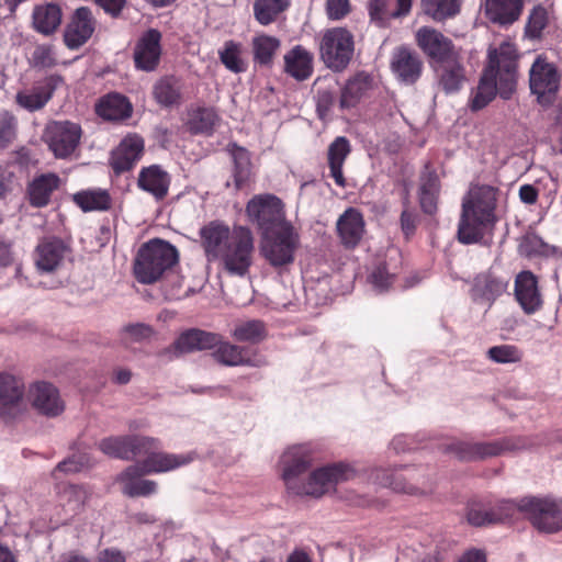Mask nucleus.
Listing matches in <instances>:
<instances>
[{
	"label": "nucleus",
	"mask_w": 562,
	"mask_h": 562,
	"mask_svg": "<svg viewBox=\"0 0 562 562\" xmlns=\"http://www.w3.org/2000/svg\"><path fill=\"white\" fill-rule=\"evenodd\" d=\"M516 83L517 49L514 43L505 41L499 47L488 49V65L471 99V109L473 111L483 109L494 99L496 92L503 99H509Z\"/></svg>",
	"instance_id": "1"
},
{
	"label": "nucleus",
	"mask_w": 562,
	"mask_h": 562,
	"mask_svg": "<svg viewBox=\"0 0 562 562\" xmlns=\"http://www.w3.org/2000/svg\"><path fill=\"white\" fill-rule=\"evenodd\" d=\"M497 191L490 186L472 187L462 201L458 238L462 244L479 243L496 223Z\"/></svg>",
	"instance_id": "2"
},
{
	"label": "nucleus",
	"mask_w": 562,
	"mask_h": 562,
	"mask_svg": "<svg viewBox=\"0 0 562 562\" xmlns=\"http://www.w3.org/2000/svg\"><path fill=\"white\" fill-rule=\"evenodd\" d=\"M178 257L175 246L161 239H151L135 256L134 277L142 284H153L178 262Z\"/></svg>",
	"instance_id": "3"
},
{
	"label": "nucleus",
	"mask_w": 562,
	"mask_h": 562,
	"mask_svg": "<svg viewBox=\"0 0 562 562\" xmlns=\"http://www.w3.org/2000/svg\"><path fill=\"white\" fill-rule=\"evenodd\" d=\"M301 243L297 229L290 222L261 234L260 251L273 267H281L294 260Z\"/></svg>",
	"instance_id": "4"
},
{
	"label": "nucleus",
	"mask_w": 562,
	"mask_h": 562,
	"mask_svg": "<svg viewBox=\"0 0 562 562\" xmlns=\"http://www.w3.org/2000/svg\"><path fill=\"white\" fill-rule=\"evenodd\" d=\"M353 35L347 29H328L321 37V59L334 71H342L348 66L353 56Z\"/></svg>",
	"instance_id": "5"
},
{
	"label": "nucleus",
	"mask_w": 562,
	"mask_h": 562,
	"mask_svg": "<svg viewBox=\"0 0 562 562\" xmlns=\"http://www.w3.org/2000/svg\"><path fill=\"white\" fill-rule=\"evenodd\" d=\"M358 471L349 463L338 462L314 470L307 482L300 483L292 494L321 497L335 486L355 476Z\"/></svg>",
	"instance_id": "6"
},
{
	"label": "nucleus",
	"mask_w": 562,
	"mask_h": 562,
	"mask_svg": "<svg viewBox=\"0 0 562 562\" xmlns=\"http://www.w3.org/2000/svg\"><path fill=\"white\" fill-rule=\"evenodd\" d=\"M520 507L532 526L544 533L562 529V504L550 497H524Z\"/></svg>",
	"instance_id": "7"
},
{
	"label": "nucleus",
	"mask_w": 562,
	"mask_h": 562,
	"mask_svg": "<svg viewBox=\"0 0 562 562\" xmlns=\"http://www.w3.org/2000/svg\"><path fill=\"white\" fill-rule=\"evenodd\" d=\"M561 72L553 63L543 55H538L529 70V87L539 103H552L559 91Z\"/></svg>",
	"instance_id": "8"
},
{
	"label": "nucleus",
	"mask_w": 562,
	"mask_h": 562,
	"mask_svg": "<svg viewBox=\"0 0 562 562\" xmlns=\"http://www.w3.org/2000/svg\"><path fill=\"white\" fill-rule=\"evenodd\" d=\"M252 252V233L247 227L235 226L231 244L220 260L229 273L243 277L251 265Z\"/></svg>",
	"instance_id": "9"
},
{
	"label": "nucleus",
	"mask_w": 562,
	"mask_h": 562,
	"mask_svg": "<svg viewBox=\"0 0 562 562\" xmlns=\"http://www.w3.org/2000/svg\"><path fill=\"white\" fill-rule=\"evenodd\" d=\"M249 220L262 233L290 223L285 217L282 201L273 194L255 195L246 206Z\"/></svg>",
	"instance_id": "10"
},
{
	"label": "nucleus",
	"mask_w": 562,
	"mask_h": 562,
	"mask_svg": "<svg viewBox=\"0 0 562 562\" xmlns=\"http://www.w3.org/2000/svg\"><path fill=\"white\" fill-rule=\"evenodd\" d=\"M315 448L312 443H297L288 447L280 457L282 479L289 492L293 493L301 483L299 477L313 463Z\"/></svg>",
	"instance_id": "11"
},
{
	"label": "nucleus",
	"mask_w": 562,
	"mask_h": 562,
	"mask_svg": "<svg viewBox=\"0 0 562 562\" xmlns=\"http://www.w3.org/2000/svg\"><path fill=\"white\" fill-rule=\"evenodd\" d=\"M403 473L397 470L376 468L372 470L373 480L380 485L391 487L396 492L407 494H422L429 490L428 476L426 473H417L416 469L403 467Z\"/></svg>",
	"instance_id": "12"
},
{
	"label": "nucleus",
	"mask_w": 562,
	"mask_h": 562,
	"mask_svg": "<svg viewBox=\"0 0 562 562\" xmlns=\"http://www.w3.org/2000/svg\"><path fill=\"white\" fill-rule=\"evenodd\" d=\"M158 439L147 436L109 437L99 442V449L110 457L132 460L157 447Z\"/></svg>",
	"instance_id": "13"
},
{
	"label": "nucleus",
	"mask_w": 562,
	"mask_h": 562,
	"mask_svg": "<svg viewBox=\"0 0 562 562\" xmlns=\"http://www.w3.org/2000/svg\"><path fill=\"white\" fill-rule=\"evenodd\" d=\"M81 137V128L77 123L56 121L47 125L45 140L57 158H66L74 153Z\"/></svg>",
	"instance_id": "14"
},
{
	"label": "nucleus",
	"mask_w": 562,
	"mask_h": 562,
	"mask_svg": "<svg viewBox=\"0 0 562 562\" xmlns=\"http://www.w3.org/2000/svg\"><path fill=\"white\" fill-rule=\"evenodd\" d=\"M525 443H516L513 439L495 440L490 442L456 441L449 446V451L463 461H476L496 457L501 453L518 448Z\"/></svg>",
	"instance_id": "15"
},
{
	"label": "nucleus",
	"mask_w": 562,
	"mask_h": 562,
	"mask_svg": "<svg viewBox=\"0 0 562 562\" xmlns=\"http://www.w3.org/2000/svg\"><path fill=\"white\" fill-rule=\"evenodd\" d=\"M160 441L158 440L157 447L150 449L147 453H142V456H145V458L139 461L143 473L158 474L170 472L192 463L198 458L194 451L169 453L160 451Z\"/></svg>",
	"instance_id": "16"
},
{
	"label": "nucleus",
	"mask_w": 562,
	"mask_h": 562,
	"mask_svg": "<svg viewBox=\"0 0 562 562\" xmlns=\"http://www.w3.org/2000/svg\"><path fill=\"white\" fill-rule=\"evenodd\" d=\"M416 42L434 65L459 54L450 38L429 26H423L416 32Z\"/></svg>",
	"instance_id": "17"
},
{
	"label": "nucleus",
	"mask_w": 562,
	"mask_h": 562,
	"mask_svg": "<svg viewBox=\"0 0 562 562\" xmlns=\"http://www.w3.org/2000/svg\"><path fill=\"white\" fill-rule=\"evenodd\" d=\"M508 288V280L493 271L481 272L473 279L471 288L472 300L491 307Z\"/></svg>",
	"instance_id": "18"
},
{
	"label": "nucleus",
	"mask_w": 562,
	"mask_h": 562,
	"mask_svg": "<svg viewBox=\"0 0 562 562\" xmlns=\"http://www.w3.org/2000/svg\"><path fill=\"white\" fill-rule=\"evenodd\" d=\"M161 34L155 29L145 32L138 40L134 49V61L137 69L154 71L160 61Z\"/></svg>",
	"instance_id": "19"
},
{
	"label": "nucleus",
	"mask_w": 562,
	"mask_h": 562,
	"mask_svg": "<svg viewBox=\"0 0 562 562\" xmlns=\"http://www.w3.org/2000/svg\"><path fill=\"white\" fill-rule=\"evenodd\" d=\"M95 20L87 7H80L74 12L65 31V44L74 49L82 46L93 34Z\"/></svg>",
	"instance_id": "20"
},
{
	"label": "nucleus",
	"mask_w": 562,
	"mask_h": 562,
	"mask_svg": "<svg viewBox=\"0 0 562 562\" xmlns=\"http://www.w3.org/2000/svg\"><path fill=\"white\" fill-rule=\"evenodd\" d=\"M30 400L38 413L48 417L58 416L65 408L58 390L47 382L33 384L30 389Z\"/></svg>",
	"instance_id": "21"
},
{
	"label": "nucleus",
	"mask_w": 562,
	"mask_h": 562,
	"mask_svg": "<svg viewBox=\"0 0 562 562\" xmlns=\"http://www.w3.org/2000/svg\"><path fill=\"white\" fill-rule=\"evenodd\" d=\"M202 246L209 261L220 260L233 237V229L217 222H212L201 228Z\"/></svg>",
	"instance_id": "22"
},
{
	"label": "nucleus",
	"mask_w": 562,
	"mask_h": 562,
	"mask_svg": "<svg viewBox=\"0 0 562 562\" xmlns=\"http://www.w3.org/2000/svg\"><path fill=\"white\" fill-rule=\"evenodd\" d=\"M525 0H483L482 9L485 18L501 26L517 22L524 11Z\"/></svg>",
	"instance_id": "23"
},
{
	"label": "nucleus",
	"mask_w": 562,
	"mask_h": 562,
	"mask_svg": "<svg viewBox=\"0 0 562 562\" xmlns=\"http://www.w3.org/2000/svg\"><path fill=\"white\" fill-rule=\"evenodd\" d=\"M68 251L65 243L59 238H44L34 251V262L38 271L53 272L57 270Z\"/></svg>",
	"instance_id": "24"
},
{
	"label": "nucleus",
	"mask_w": 562,
	"mask_h": 562,
	"mask_svg": "<svg viewBox=\"0 0 562 562\" xmlns=\"http://www.w3.org/2000/svg\"><path fill=\"white\" fill-rule=\"evenodd\" d=\"M144 475L147 474L143 473V468L139 462L127 467L116 479L122 493L130 497L155 494L157 492V483L153 480L142 479Z\"/></svg>",
	"instance_id": "25"
},
{
	"label": "nucleus",
	"mask_w": 562,
	"mask_h": 562,
	"mask_svg": "<svg viewBox=\"0 0 562 562\" xmlns=\"http://www.w3.org/2000/svg\"><path fill=\"white\" fill-rule=\"evenodd\" d=\"M515 297L526 314L536 313L542 305L537 278L530 271H521L515 279Z\"/></svg>",
	"instance_id": "26"
},
{
	"label": "nucleus",
	"mask_w": 562,
	"mask_h": 562,
	"mask_svg": "<svg viewBox=\"0 0 562 562\" xmlns=\"http://www.w3.org/2000/svg\"><path fill=\"white\" fill-rule=\"evenodd\" d=\"M143 150V138L136 134L127 135L112 151V168L117 173L130 170L140 159Z\"/></svg>",
	"instance_id": "27"
},
{
	"label": "nucleus",
	"mask_w": 562,
	"mask_h": 562,
	"mask_svg": "<svg viewBox=\"0 0 562 562\" xmlns=\"http://www.w3.org/2000/svg\"><path fill=\"white\" fill-rule=\"evenodd\" d=\"M442 90L450 94L459 91L465 81V70L460 61V54L434 65Z\"/></svg>",
	"instance_id": "28"
},
{
	"label": "nucleus",
	"mask_w": 562,
	"mask_h": 562,
	"mask_svg": "<svg viewBox=\"0 0 562 562\" xmlns=\"http://www.w3.org/2000/svg\"><path fill=\"white\" fill-rule=\"evenodd\" d=\"M60 81L61 79L59 77H46L32 89L18 92V104L27 111L42 109L49 101Z\"/></svg>",
	"instance_id": "29"
},
{
	"label": "nucleus",
	"mask_w": 562,
	"mask_h": 562,
	"mask_svg": "<svg viewBox=\"0 0 562 562\" xmlns=\"http://www.w3.org/2000/svg\"><path fill=\"white\" fill-rule=\"evenodd\" d=\"M391 67L401 81L413 83L419 78L423 64L414 52L401 47L394 52Z\"/></svg>",
	"instance_id": "30"
},
{
	"label": "nucleus",
	"mask_w": 562,
	"mask_h": 562,
	"mask_svg": "<svg viewBox=\"0 0 562 562\" xmlns=\"http://www.w3.org/2000/svg\"><path fill=\"white\" fill-rule=\"evenodd\" d=\"M337 232L346 247L357 246L364 233L362 214L353 207L346 210L337 221Z\"/></svg>",
	"instance_id": "31"
},
{
	"label": "nucleus",
	"mask_w": 562,
	"mask_h": 562,
	"mask_svg": "<svg viewBox=\"0 0 562 562\" xmlns=\"http://www.w3.org/2000/svg\"><path fill=\"white\" fill-rule=\"evenodd\" d=\"M137 182L142 190L161 200L168 193L170 177L159 166L154 165L142 169Z\"/></svg>",
	"instance_id": "32"
},
{
	"label": "nucleus",
	"mask_w": 562,
	"mask_h": 562,
	"mask_svg": "<svg viewBox=\"0 0 562 562\" xmlns=\"http://www.w3.org/2000/svg\"><path fill=\"white\" fill-rule=\"evenodd\" d=\"M284 70L296 80L307 79L313 71V55L301 45L284 55Z\"/></svg>",
	"instance_id": "33"
},
{
	"label": "nucleus",
	"mask_w": 562,
	"mask_h": 562,
	"mask_svg": "<svg viewBox=\"0 0 562 562\" xmlns=\"http://www.w3.org/2000/svg\"><path fill=\"white\" fill-rule=\"evenodd\" d=\"M218 342L220 336L216 334L200 329H190L179 336L175 346L178 351L184 353L195 350L213 349Z\"/></svg>",
	"instance_id": "34"
},
{
	"label": "nucleus",
	"mask_w": 562,
	"mask_h": 562,
	"mask_svg": "<svg viewBox=\"0 0 562 562\" xmlns=\"http://www.w3.org/2000/svg\"><path fill=\"white\" fill-rule=\"evenodd\" d=\"M371 88V77L364 72L357 74L346 82L341 90L340 108L349 109L355 106Z\"/></svg>",
	"instance_id": "35"
},
{
	"label": "nucleus",
	"mask_w": 562,
	"mask_h": 562,
	"mask_svg": "<svg viewBox=\"0 0 562 562\" xmlns=\"http://www.w3.org/2000/svg\"><path fill=\"white\" fill-rule=\"evenodd\" d=\"M23 395V381L10 372H0V403L4 406L0 408V414H4L7 406H19Z\"/></svg>",
	"instance_id": "36"
},
{
	"label": "nucleus",
	"mask_w": 562,
	"mask_h": 562,
	"mask_svg": "<svg viewBox=\"0 0 562 562\" xmlns=\"http://www.w3.org/2000/svg\"><path fill=\"white\" fill-rule=\"evenodd\" d=\"M350 153V144L346 137H337L328 148V164L330 169V176L335 180L336 184L344 188L346 180L342 175V166L345 159Z\"/></svg>",
	"instance_id": "37"
},
{
	"label": "nucleus",
	"mask_w": 562,
	"mask_h": 562,
	"mask_svg": "<svg viewBox=\"0 0 562 562\" xmlns=\"http://www.w3.org/2000/svg\"><path fill=\"white\" fill-rule=\"evenodd\" d=\"M61 22V11L57 4L46 3L37 5L33 10V26L44 34L54 33Z\"/></svg>",
	"instance_id": "38"
},
{
	"label": "nucleus",
	"mask_w": 562,
	"mask_h": 562,
	"mask_svg": "<svg viewBox=\"0 0 562 562\" xmlns=\"http://www.w3.org/2000/svg\"><path fill=\"white\" fill-rule=\"evenodd\" d=\"M132 106L127 99L119 93L108 94L97 105V113L109 121H119L131 115Z\"/></svg>",
	"instance_id": "39"
},
{
	"label": "nucleus",
	"mask_w": 562,
	"mask_h": 562,
	"mask_svg": "<svg viewBox=\"0 0 562 562\" xmlns=\"http://www.w3.org/2000/svg\"><path fill=\"white\" fill-rule=\"evenodd\" d=\"M58 186L59 178L54 173L42 175L34 179L29 187L31 204L37 207L46 205Z\"/></svg>",
	"instance_id": "40"
},
{
	"label": "nucleus",
	"mask_w": 562,
	"mask_h": 562,
	"mask_svg": "<svg viewBox=\"0 0 562 562\" xmlns=\"http://www.w3.org/2000/svg\"><path fill=\"white\" fill-rule=\"evenodd\" d=\"M221 63L232 72H245L248 68L246 52L240 43L226 41L218 50Z\"/></svg>",
	"instance_id": "41"
},
{
	"label": "nucleus",
	"mask_w": 562,
	"mask_h": 562,
	"mask_svg": "<svg viewBox=\"0 0 562 562\" xmlns=\"http://www.w3.org/2000/svg\"><path fill=\"white\" fill-rule=\"evenodd\" d=\"M280 45V41L274 36L266 34L255 36L251 41L254 61L260 66H270Z\"/></svg>",
	"instance_id": "42"
},
{
	"label": "nucleus",
	"mask_w": 562,
	"mask_h": 562,
	"mask_svg": "<svg viewBox=\"0 0 562 562\" xmlns=\"http://www.w3.org/2000/svg\"><path fill=\"white\" fill-rule=\"evenodd\" d=\"M74 201L83 212L106 211L111 206L110 194L101 189L78 192Z\"/></svg>",
	"instance_id": "43"
},
{
	"label": "nucleus",
	"mask_w": 562,
	"mask_h": 562,
	"mask_svg": "<svg viewBox=\"0 0 562 562\" xmlns=\"http://www.w3.org/2000/svg\"><path fill=\"white\" fill-rule=\"evenodd\" d=\"M153 93L159 104L175 105L181 99V83L175 77L161 78L155 83Z\"/></svg>",
	"instance_id": "44"
},
{
	"label": "nucleus",
	"mask_w": 562,
	"mask_h": 562,
	"mask_svg": "<svg viewBox=\"0 0 562 562\" xmlns=\"http://www.w3.org/2000/svg\"><path fill=\"white\" fill-rule=\"evenodd\" d=\"M461 0H422L423 12L440 22L459 13Z\"/></svg>",
	"instance_id": "45"
},
{
	"label": "nucleus",
	"mask_w": 562,
	"mask_h": 562,
	"mask_svg": "<svg viewBox=\"0 0 562 562\" xmlns=\"http://www.w3.org/2000/svg\"><path fill=\"white\" fill-rule=\"evenodd\" d=\"M214 348L213 357L225 366H252L254 363L244 353V349L229 342H220Z\"/></svg>",
	"instance_id": "46"
},
{
	"label": "nucleus",
	"mask_w": 562,
	"mask_h": 562,
	"mask_svg": "<svg viewBox=\"0 0 562 562\" xmlns=\"http://www.w3.org/2000/svg\"><path fill=\"white\" fill-rule=\"evenodd\" d=\"M439 193V181L436 175L429 173L422 179L420 184V206L427 214H434L437 211V199Z\"/></svg>",
	"instance_id": "47"
},
{
	"label": "nucleus",
	"mask_w": 562,
	"mask_h": 562,
	"mask_svg": "<svg viewBox=\"0 0 562 562\" xmlns=\"http://www.w3.org/2000/svg\"><path fill=\"white\" fill-rule=\"evenodd\" d=\"M551 19L549 8L543 4L535 5L528 15L525 34L529 38H539Z\"/></svg>",
	"instance_id": "48"
},
{
	"label": "nucleus",
	"mask_w": 562,
	"mask_h": 562,
	"mask_svg": "<svg viewBox=\"0 0 562 562\" xmlns=\"http://www.w3.org/2000/svg\"><path fill=\"white\" fill-rule=\"evenodd\" d=\"M232 335L238 341L257 342L266 336V328L260 321H245L235 325Z\"/></svg>",
	"instance_id": "49"
},
{
	"label": "nucleus",
	"mask_w": 562,
	"mask_h": 562,
	"mask_svg": "<svg viewBox=\"0 0 562 562\" xmlns=\"http://www.w3.org/2000/svg\"><path fill=\"white\" fill-rule=\"evenodd\" d=\"M290 0H257L255 2L256 19L263 25L271 23L276 16L285 10Z\"/></svg>",
	"instance_id": "50"
},
{
	"label": "nucleus",
	"mask_w": 562,
	"mask_h": 562,
	"mask_svg": "<svg viewBox=\"0 0 562 562\" xmlns=\"http://www.w3.org/2000/svg\"><path fill=\"white\" fill-rule=\"evenodd\" d=\"M522 351L515 345H497L491 347L486 351V357L499 364H510L520 362L522 359Z\"/></svg>",
	"instance_id": "51"
},
{
	"label": "nucleus",
	"mask_w": 562,
	"mask_h": 562,
	"mask_svg": "<svg viewBox=\"0 0 562 562\" xmlns=\"http://www.w3.org/2000/svg\"><path fill=\"white\" fill-rule=\"evenodd\" d=\"M232 156L234 159L235 171L234 178L236 187H241L250 176L251 162L249 153L243 147H234L232 150Z\"/></svg>",
	"instance_id": "52"
},
{
	"label": "nucleus",
	"mask_w": 562,
	"mask_h": 562,
	"mask_svg": "<svg viewBox=\"0 0 562 562\" xmlns=\"http://www.w3.org/2000/svg\"><path fill=\"white\" fill-rule=\"evenodd\" d=\"M91 465V459L87 453L74 454L64 461L59 462L54 470V475L57 473L71 474L77 473Z\"/></svg>",
	"instance_id": "53"
},
{
	"label": "nucleus",
	"mask_w": 562,
	"mask_h": 562,
	"mask_svg": "<svg viewBox=\"0 0 562 562\" xmlns=\"http://www.w3.org/2000/svg\"><path fill=\"white\" fill-rule=\"evenodd\" d=\"M88 491L78 485H68L60 492V501L71 510L78 509L88 499Z\"/></svg>",
	"instance_id": "54"
},
{
	"label": "nucleus",
	"mask_w": 562,
	"mask_h": 562,
	"mask_svg": "<svg viewBox=\"0 0 562 562\" xmlns=\"http://www.w3.org/2000/svg\"><path fill=\"white\" fill-rule=\"evenodd\" d=\"M153 335L154 329L143 323L130 324L122 329V339L125 344L144 341Z\"/></svg>",
	"instance_id": "55"
},
{
	"label": "nucleus",
	"mask_w": 562,
	"mask_h": 562,
	"mask_svg": "<svg viewBox=\"0 0 562 562\" xmlns=\"http://www.w3.org/2000/svg\"><path fill=\"white\" fill-rule=\"evenodd\" d=\"M522 498L519 501H502L494 510L495 524L503 522L516 518L518 513L524 515V509L520 507Z\"/></svg>",
	"instance_id": "56"
},
{
	"label": "nucleus",
	"mask_w": 562,
	"mask_h": 562,
	"mask_svg": "<svg viewBox=\"0 0 562 562\" xmlns=\"http://www.w3.org/2000/svg\"><path fill=\"white\" fill-rule=\"evenodd\" d=\"M216 120L217 115L213 109H199L191 119L192 128L196 132L207 133L213 128Z\"/></svg>",
	"instance_id": "57"
},
{
	"label": "nucleus",
	"mask_w": 562,
	"mask_h": 562,
	"mask_svg": "<svg viewBox=\"0 0 562 562\" xmlns=\"http://www.w3.org/2000/svg\"><path fill=\"white\" fill-rule=\"evenodd\" d=\"M392 9L389 7V0H370L369 12L371 20L378 25L383 26L391 19H396L393 15Z\"/></svg>",
	"instance_id": "58"
},
{
	"label": "nucleus",
	"mask_w": 562,
	"mask_h": 562,
	"mask_svg": "<svg viewBox=\"0 0 562 562\" xmlns=\"http://www.w3.org/2000/svg\"><path fill=\"white\" fill-rule=\"evenodd\" d=\"M32 63L38 68H52L56 65V56L50 45H38L32 53Z\"/></svg>",
	"instance_id": "59"
},
{
	"label": "nucleus",
	"mask_w": 562,
	"mask_h": 562,
	"mask_svg": "<svg viewBox=\"0 0 562 562\" xmlns=\"http://www.w3.org/2000/svg\"><path fill=\"white\" fill-rule=\"evenodd\" d=\"M16 121L7 111L0 112V148L7 146L15 136Z\"/></svg>",
	"instance_id": "60"
},
{
	"label": "nucleus",
	"mask_w": 562,
	"mask_h": 562,
	"mask_svg": "<svg viewBox=\"0 0 562 562\" xmlns=\"http://www.w3.org/2000/svg\"><path fill=\"white\" fill-rule=\"evenodd\" d=\"M467 518L469 524L476 527L495 524L494 510L485 509L480 506H471L468 510Z\"/></svg>",
	"instance_id": "61"
},
{
	"label": "nucleus",
	"mask_w": 562,
	"mask_h": 562,
	"mask_svg": "<svg viewBox=\"0 0 562 562\" xmlns=\"http://www.w3.org/2000/svg\"><path fill=\"white\" fill-rule=\"evenodd\" d=\"M369 279L373 288L382 292L393 283L394 274L390 273L385 266L380 265L371 272Z\"/></svg>",
	"instance_id": "62"
},
{
	"label": "nucleus",
	"mask_w": 562,
	"mask_h": 562,
	"mask_svg": "<svg viewBox=\"0 0 562 562\" xmlns=\"http://www.w3.org/2000/svg\"><path fill=\"white\" fill-rule=\"evenodd\" d=\"M350 12L349 0H327L326 13L330 20H340Z\"/></svg>",
	"instance_id": "63"
},
{
	"label": "nucleus",
	"mask_w": 562,
	"mask_h": 562,
	"mask_svg": "<svg viewBox=\"0 0 562 562\" xmlns=\"http://www.w3.org/2000/svg\"><path fill=\"white\" fill-rule=\"evenodd\" d=\"M334 94L324 89L317 90L316 103H317V112L321 119H325L328 114L331 105L334 104Z\"/></svg>",
	"instance_id": "64"
}]
</instances>
